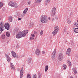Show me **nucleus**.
<instances>
[{
	"label": "nucleus",
	"mask_w": 78,
	"mask_h": 78,
	"mask_svg": "<svg viewBox=\"0 0 78 78\" xmlns=\"http://www.w3.org/2000/svg\"><path fill=\"white\" fill-rule=\"evenodd\" d=\"M28 32V31L27 30H24L23 32H19L18 34L16 35V37L17 39H20L21 37H25L27 33Z\"/></svg>",
	"instance_id": "1"
},
{
	"label": "nucleus",
	"mask_w": 78,
	"mask_h": 78,
	"mask_svg": "<svg viewBox=\"0 0 78 78\" xmlns=\"http://www.w3.org/2000/svg\"><path fill=\"white\" fill-rule=\"evenodd\" d=\"M48 20L47 17L45 16H42L41 17V21L42 23H47Z\"/></svg>",
	"instance_id": "2"
},
{
	"label": "nucleus",
	"mask_w": 78,
	"mask_h": 78,
	"mask_svg": "<svg viewBox=\"0 0 78 78\" xmlns=\"http://www.w3.org/2000/svg\"><path fill=\"white\" fill-rule=\"evenodd\" d=\"M9 5L12 7H14V8H17L18 5L16 3L13 2H10L9 3Z\"/></svg>",
	"instance_id": "3"
},
{
	"label": "nucleus",
	"mask_w": 78,
	"mask_h": 78,
	"mask_svg": "<svg viewBox=\"0 0 78 78\" xmlns=\"http://www.w3.org/2000/svg\"><path fill=\"white\" fill-rule=\"evenodd\" d=\"M4 23L3 22L0 23V34L4 30Z\"/></svg>",
	"instance_id": "4"
},
{
	"label": "nucleus",
	"mask_w": 78,
	"mask_h": 78,
	"mask_svg": "<svg viewBox=\"0 0 78 78\" xmlns=\"http://www.w3.org/2000/svg\"><path fill=\"white\" fill-rule=\"evenodd\" d=\"M56 10V9L55 7H54L52 9L51 12V14L52 16H54L55 15Z\"/></svg>",
	"instance_id": "5"
},
{
	"label": "nucleus",
	"mask_w": 78,
	"mask_h": 78,
	"mask_svg": "<svg viewBox=\"0 0 78 78\" xmlns=\"http://www.w3.org/2000/svg\"><path fill=\"white\" fill-rule=\"evenodd\" d=\"M58 30H59V28L58 27H56L54 28V30L52 32L53 34H56L58 33Z\"/></svg>",
	"instance_id": "6"
},
{
	"label": "nucleus",
	"mask_w": 78,
	"mask_h": 78,
	"mask_svg": "<svg viewBox=\"0 0 78 78\" xmlns=\"http://www.w3.org/2000/svg\"><path fill=\"white\" fill-rule=\"evenodd\" d=\"M63 58H64V55L62 54V53H61L59 54L58 59L59 61L62 60Z\"/></svg>",
	"instance_id": "7"
},
{
	"label": "nucleus",
	"mask_w": 78,
	"mask_h": 78,
	"mask_svg": "<svg viewBox=\"0 0 78 78\" xmlns=\"http://www.w3.org/2000/svg\"><path fill=\"white\" fill-rule=\"evenodd\" d=\"M56 49H55L52 54L51 58L53 60H54V59H55V54H56Z\"/></svg>",
	"instance_id": "8"
},
{
	"label": "nucleus",
	"mask_w": 78,
	"mask_h": 78,
	"mask_svg": "<svg viewBox=\"0 0 78 78\" xmlns=\"http://www.w3.org/2000/svg\"><path fill=\"white\" fill-rule=\"evenodd\" d=\"M4 27L7 30H9L10 28H9V23H5L4 25Z\"/></svg>",
	"instance_id": "9"
},
{
	"label": "nucleus",
	"mask_w": 78,
	"mask_h": 78,
	"mask_svg": "<svg viewBox=\"0 0 78 78\" xmlns=\"http://www.w3.org/2000/svg\"><path fill=\"white\" fill-rule=\"evenodd\" d=\"M70 53H71V49L69 48L66 51V55L67 56H70Z\"/></svg>",
	"instance_id": "10"
},
{
	"label": "nucleus",
	"mask_w": 78,
	"mask_h": 78,
	"mask_svg": "<svg viewBox=\"0 0 78 78\" xmlns=\"http://www.w3.org/2000/svg\"><path fill=\"white\" fill-rule=\"evenodd\" d=\"M23 67L20 70V78H22L23 77Z\"/></svg>",
	"instance_id": "11"
},
{
	"label": "nucleus",
	"mask_w": 78,
	"mask_h": 78,
	"mask_svg": "<svg viewBox=\"0 0 78 78\" xmlns=\"http://www.w3.org/2000/svg\"><path fill=\"white\" fill-rule=\"evenodd\" d=\"M5 57L7 58V60L8 61V62H9L10 61H11V58H10V57H9V55L7 54H5Z\"/></svg>",
	"instance_id": "12"
},
{
	"label": "nucleus",
	"mask_w": 78,
	"mask_h": 78,
	"mask_svg": "<svg viewBox=\"0 0 78 78\" xmlns=\"http://www.w3.org/2000/svg\"><path fill=\"white\" fill-rule=\"evenodd\" d=\"M12 55L13 58H16L17 57L16 54L14 51H12Z\"/></svg>",
	"instance_id": "13"
},
{
	"label": "nucleus",
	"mask_w": 78,
	"mask_h": 78,
	"mask_svg": "<svg viewBox=\"0 0 78 78\" xmlns=\"http://www.w3.org/2000/svg\"><path fill=\"white\" fill-rule=\"evenodd\" d=\"M10 67L11 69H12L13 70H14V69H15V67H14V66L13 63H10Z\"/></svg>",
	"instance_id": "14"
},
{
	"label": "nucleus",
	"mask_w": 78,
	"mask_h": 78,
	"mask_svg": "<svg viewBox=\"0 0 78 78\" xmlns=\"http://www.w3.org/2000/svg\"><path fill=\"white\" fill-rule=\"evenodd\" d=\"M40 52H41L40 50L37 49L35 53L36 55H39V54H40Z\"/></svg>",
	"instance_id": "15"
},
{
	"label": "nucleus",
	"mask_w": 78,
	"mask_h": 78,
	"mask_svg": "<svg viewBox=\"0 0 78 78\" xmlns=\"http://www.w3.org/2000/svg\"><path fill=\"white\" fill-rule=\"evenodd\" d=\"M8 20L9 22H11L12 21V17L11 16L9 17Z\"/></svg>",
	"instance_id": "16"
},
{
	"label": "nucleus",
	"mask_w": 78,
	"mask_h": 78,
	"mask_svg": "<svg viewBox=\"0 0 78 78\" xmlns=\"http://www.w3.org/2000/svg\"><path fill=\"white\" fill-rule=\"evenodd\" d=\"M74 31L75 33H78V28H74Z\"/></svg>",
	"instance_id": "17"
},
{
	"label": "nucleus",
	"mask_w": 78,
	"mask_h": 78,
	"mask_svg": "<svg viewBox=\"0 0 78 78\" xmlns=\"http://www.w3.org/2000/svg\"><path fill=\"white\" fill-rule=\"evenodd\" d=\"M28 8L26 9L23 11V13L25 14H26L27 11H28Z\"/></svg>",
	"instance_id": "18"
},
{
	"label": "nucleus",
	"mask_w": 78,
	"mask_h": 78,
	"mask_svg": "<svg viewBox=\"0 0 78 78\" xmlns=\"http://www.w3.org/2000/svg\"><path fill=\"white\" fill-rule=\"evenodd\" d=\"M68 64L69 67H70L71 66H72V65L71 64V62H70V61H69L68 62Z\"/></svg>",
	"instance_id": "19"
},
{
	"label": "nucleus",
	"mask_w": 78,
	"mask_h": 78,
	"mask_svg": "<svg viewBox=\"0 0 78 78\" xmlns=\"http://www.w3.org/2000/svg\"><path fill=\"white\" fill-rule=\"evenodd\" d=\"M48 66L47 65L45 67V72H47L48 70Z\"/></svg>",
	"instance_id": "20"
},
{
	"label": "nucleus",
	"mask_w": 78,
	"mask_h": 78,
	"mask_svg": "<svg viewBox=\"0 0 78 78\" xmlns=\"http://www.w3.org/2000/svg\"><path fill=\"white\" fill-rule=\"evenodd\" d=\"M67 23L68 24H70L71 23V20L69 18H68L67 20Z\"/></svg>",
	"instance_id": "21"
},
{
	"label": "nucleus",
	"mask_w": 78,
	"mask_h": 78,
	"mask_svg": "<svg viewBox=\"0 0 78 78\" xmlns=\"http://www.w3.org/2000/svg\"><path fill=\"white\" fill-rule=\"evenodd\" d=\"M6 36L7 37H9L10 36V34L8 32H6Z\"/></svg>",
	"instance_id": "22"
},
{
	"label": "nucleus",
	"mask_w": 78,
	"mask_h": 78,
	"mask_svg": "<svg viewBox=\"0 0 78 78\" xmlns=\"http://www.w3.org/2000/svg\"><path fill=\"white\" fill-rule=\"evenodd\" d=\"M42 0H35V3H40L41 2Z\"/></svg>",
	"instance_id": "23"
},
{
	"label": "nucleus",
	"mask_w": 78,
	"mask_h": 78,
	"mask_svg": "<svg viewBox=\"0 0 78 78\" xmlns=\"http://www.w3.org/2000/svg\"><path fill=\"white\" fill-rule=\"evenodd\" d=\"M1 37L2 39H4L5 38V35L4 34H2L1 36Z\"/></svg>",
	"instance_id": "24"
},
{
	"label": "nucleus",
	"mask_w": 78,
	"mask_h": 78,
	"mask_svg": "<svg viewBox=\"0 0 78 78\" xmlns=\"http://www.w3.org/2000/svg\"><path fill=\"white\" fill-rule=\"evenodd\" d=\"M38 78H41V76H42V74H41L40 73H39L38 74Z\"/></svg>",
	"instance_id": "25"
},
{
	"label": "nucleus",
	"mask_w": 78,
	"mask_h": 78,
	"mask_svg": "<svg viewBox=\"0 0 78 78\" xmlns=\"http://www.w3.org/2000/svg\"><path fill=\"white\" fill-rule=\"evenodd\" d=\"M31 58H29L28 59V62H31Z\"/></svg>",
	"instance_id": "26"
},
{
	"label": "nucleus",
	"mask_w": 78,
	"mask_h": 78,
	"mask_svg": "<svg viewBox=\"0 0 78 78\" xmlns=\"http://www.w3.org/2000/svg\"><path fill=\"white\" fill-rule=\"evenodd\" d=\"M3 5V4L2 2H0V8Z\"/></svg>",
	"instance_id": "27"
},
{
	"label": "nucleus",
	"mask_w": 78,
	"mask_h": 78,
	"mask_svg": "<svg viewBox=\"0 0 78 78\" xmlns=\"http://www.w3.org/2000/svg\"><path fill=\"white\" fill-rule=\"evenodd\" d=\"M74 25L76 27H78V23H75Z\"/></svg>",
	"instance_id": "28"
},
{
	"label": "nucleus",
	"mask_w": 78,
	"mask_h": 78,
	"mask_svg": "<svg viewBox=\"0 0 78 78\" xmlns=\"http://www.w3.org/2000/svg\"><path fill=\"white\" fill-rule=\"evenodd\" d=\"M50 0H46V2L47 3H48L50 2Z\"/></svg>",
	"instance_id": "29"
},
{
	"label": "nucleus",
	"mask_w": 78,
	"mask_h": 78,
	"mask_svg": "<svg viewBox=\"0 0 78 78\" xmlns=\"http://www.w3.org/2000/svg\"><path fill=\"white\" fill-rule=\"evenodd\" d=\"M63 67L64 69H66V68H67V66L66 65H63Z\"/></svg>",
	"instance_id": "30"
},
{
	"label": "nucleus",
	"mask_w": 78,
	"mask_h": 78,
	"mask_svg": "<svg viewBox=\"0 0 78 78\" xmlns=\"http://www.w3.org/2000/svg\"><path fill=\"white\" fill-rule=\"evenodd\" d=\"M25 16V13H22V14L21 15V16L22 17H24V16Z\"/></svg>",
	"instance_id": "31"
},
{
	"label": "nucleus",
	"mask_w": 78,
	"mask_h": 78,
	"mask_svg": "<svg viewBox=\"0 0 78 78\" xmlns=\"http://www.w3.org/2000/svg\"><path fill=\"white\" fill-rule=\"evenodd\" d=\"M27 78H31V76L30 75V74H28L27 76Z\"/></svg>",
	"instance_id": "32"
},
{
	"label": "nucleus",
	"mask_w": 78,
	"mask_h": 78,
	"mask_svg": "<svg viewBox=\"0 0 78 78\" xmlns=\"http://www.w3.org/2000/svg\"><path fill=\"white\" fill-rule=\"evenodd\" d=\"M43 33H44V32L43 30H41L40 32V34L41 35H42L43 34Z\"/></svg>",
	"instance_id": "33"
},
{
	"label": "nucleus",
	"mask_w": 78,
	"mask_h": 78,
	"mask_svg": "<svg viewBox=\"0 0 78 78\" xmlns=\"http://www.w3.org/2000/svg\"><path fill=\"white\" fill-rule=\"evenodd\" d=\"M31 37H35V35H34V34H31Z\"/></svg>",
	"instance_id": "34"
},
{
	"label": "nucleus",
	"mask_w": 78,
	"mask_h": 78,
	"mask_svg": "<svg viewBox=\"0 0 78 78\" xmlns=\"http://www.w3.org/2000/svg\"><path fill=\"white\" fill-rule=\"evenodd\" d=\"M30 40L31 41H33V40H34V37H30Z\"/></svg>",
	"instance_id": "35"
},
{
	"label": "nucleus",
	"mask_w": 78,
	"mask_h": 78,
	"mask_svg": "<svg viewBox=\"0 0 78 78\" xmlns=\"http://www.w3.org/2000/svg\"><path fill=\"white\" fill-rule=\"evenodd\" d=\"M34 33L35 34H37V32L36 31H34Z\"/></svg>",
	"instance_id": "36"
},
{
	"label": "nucleus",
	"mask_w": 78,
	"mask_h": 78,
	"mask_svg": "<svg viewBox=\"0 0 78 78\" xmlns=\"http://www.w3.org/2000/svg\"><path fill=\"white\" fill-rule=\"evenodd\" d=\"M37 76H36V75H35L34 76V77L33 78H37Z\"/></svg>",
	"instance_id": "37"
},
{
	"label": "nucleus",
	"mask_w": 78,
	"mask_h": 78,
	"mask_svg": "<svg viewBox=\"0 0 78 78\" xmlns=\"http://www.w3.org/2000/svg\"><path fill=\"white\" fill-rule=\"evenodd\" d=\"M22 20V18H21L18 17V20Z\"/></svg>",
	"instance_id": "38"
},
{
	"label": "nucleus",
	"mask_w": 78,
	"mask_h": 78,
	"mask_svg": "<svg viewBox=\"0 0 78 78\" xmlns=\"http://www.w3.org/2000/svg\"><path fill=\"white\" fill-rule=\"evenodd\" d=\"M73 72L74 73H75V74H76V73H77V71H76V70L74 71Z\"/></svg>",
	"instance_id": "39"
},
{
	"label": "nucleus",
	"mask_w": 78,
	"mask_h": 78,
	"mask_svg": "<svg viewBox=\"0 0 78 78\" xmlns=\"http://www.w3.org/2000/svg\"><path fill=\"white\" fill-rule=\"evenodd\" d=\"M73 12H71L70 13V16H72V15H73Z\"/></svg>",
	"instance_id": "40"
},
{
	"label": "nucleus",
	"mask_w": 78,
	"mask_h": 78,
	"mask_svg": "<svg viewBox=\"0 0 78 78\" xmlns=\"http://www.w3.org/2000/svg\"><path fill=\"white\" fill-rule=\"evenodd\" d=\"M45 51H42V54L43 55H44V54H45Z\"/></svg>",
	"instance_id": "41"
},
{
	"label": "nucleus",
	"mask_w": 78,
	"mask_h": 78,
	"mask_svg": "<svg viewBox=\"0 0 78 78\" xmlns=\"http://www.w3.org/2000/svg\"><path fill=\"white\" fill-rule=\"evenodd\" d=\"M27 3L28 5H30V3H31V2H27Z\"/></svg>",
	"instance_id": "42"
},
{
	"label": "nucleus",
	"mask_w": 78,
	"mask_h": 78,
	"mask_svg": "<svg viewBox=\"0 0 78 78\" xmlns=\"http://www.w3.org/2000/svg\"><path fill=\"white\" fill-rule=\"evenodd\" d=\"M67 31V29H65L64 30V32H65V33H66V32Z\"/></svg>",
	"instance_id": "43"
},
{
	"label": "nucleus",
	"mask_w": 78,
	"mask_h": 78,
	"mask_svg": "<svg viewBox=\"0 0 78 78\" xmlns=\"http://www.w3.org/2000/svg\"><path fill=\"white\" fill-rule=\"evenodd\" d=\"M75 68H73V69H72V70H73V71H75Z\"/></svg>",
	"instance_id": "44"
},
{
	"label": "nucleus",
	"mask_w": 78,
	"mask_h": 78,
	"mask_svg": "<svg viewBox=\"0 0 78 78\" xmlns=\"http://www.w3.org/2000/svg\"><path fill=\"white\" fill-rule=\"evenodd\" d=\"M52 21H53H53H55V19L54 18L52 20Z\"/></svg>",
	"instance_id": "45"
},
{
	"label": "nucleus",
	"mask_w": 78,
	"mask_h": 78,
	"mask_svg": "<svg viewBox=\"0 0 78 78\" xmlns=\"http://www.w3.org/2000/svg\"><path fill=\"white\" fill-rule=\"evenodd\" d=\"M48 20H50V18L49 17V18H48Z\"/></svg>",
	"instance_id": "46"
},
{
	"label": "nucleus",
	"mask_w": 78,
	"mask_h": 78,
	"mask_svg": "<svg viewBox=\"0 0 78 78\" xmlns=\"http://www.w3.org/2000/svg\"><path fill=\"white\" fill-rule=\"evenodd\" d=\"M70 78H73V77L72 76H71Z\"/></svg>",
	"instance_id": "47"
},
{
	"label": "nucleus",
	"mask_w": 78,
	"mask_h": 78,
	"mask_svg": "<svg viewBox=\"0 0 78 78\" xmlns=\"http://www.w3.org/2000/svg\"><path fill=\"white\" fill-rule=\"evenodd\" d=\"M77 22H78V20H77Z\"/></svg>",
	"instance_id": "48"
}]
</instances>
